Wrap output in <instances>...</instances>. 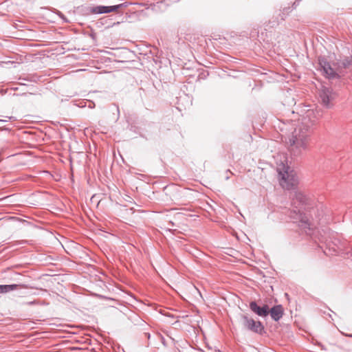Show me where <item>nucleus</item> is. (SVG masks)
Wrapping results in <instances>:
<instances>
[{"instance_id":"nucleus-1","label":"nucleus","mask_w":352,"mask_h":352,"mask_svg":"<svg viewBox=\"0 0 352 352\" xmlns=\"http://www.w3.org/2000/svg\"><path fill=\"white\" fill-rule=\"evenodd\" d=\"M300 118L289 138V149L295 156L302 155L309 148L311 129L317 121V113L312 109L302 111Z\"/></svg>"},{"instance_id":"nucleus-2","label":"nucleus","mask_w":352,"mask_h":352,"mask_svg":"<svg viewBox=\"0 0 352 352\" xmlns=\"http://www.w3.org/2000/svg\"><path fill=\"white\" fill-rule=\"evenodd\" d=\"M307 198L304 194L300 192H294L292 195V204L293 209L290 211L289 217L294 223H298V226L302 229H310V221L303 210H305L304 206L306 204Z\"/></svg>"},{"instance_id":"nucleus-3","label":"nucleus","mask_w":352,"mask_h":352,"mask_svg":"<svg viewBox=\"0 0 352 352\" xmlns=\"http://www.w3.org/2000/svg\"><path fill=\"white\" fill-rule=\"evenodd\" d=\"M276 164L280 185L287 190L295 188L298 182V178L294 171L288 166L286 159Z\"/></svg>"},{"instance_id":"nucleus-4","label":"nucleus","mask_w":352,"mask_h":352,"mask_svg":"<svg viewBox=\"0 0 352 352\" xmlns=\"http://www.w3.org/2000/svg\"><path fill=\"white\" fill-rule=\"evenodd\" d=\"M351 60L346 58L343 60L338 67H332L331 65L324 58H319L318 63L320 70L329 78H334L343 75L341 67L347 68L351 65Z\"/></svg>"},{"instance_id":"nucleus-5","label":"nucleus","mask_w":352,"mask_h":352,"mask_svg":"<svg viewBox=\"0 0 352 352\" xmlns=\"http://www.w3.org/2000/svg\"><path fill=\"white\" fill-rule=\"evenodd\" d=\"M241 319L245 329L258 334L263 333L264 327L260 321H255L253 318H249L246 315H242Z\"/></svg>"},{"instance_id":"nucleus-6","label":"nucleus","mask_w":352,"mask_h":352,"mask_svg":"<svg viewBox=\"0 0 352 352\" xmlns=\"http://www.w3.org/2000/svg\"><path fill=\"white\" fill-rule=\"evenodd\" d=\"M335 94L329 88L323 87L320 93V97L324 105L329 107L331 101L334 98Z\"/></svg>"},{"instance_id":"nucleus-7","label":"nucleus","mask_w":352,"mask_h":352,"mask_svg":"<svg viewBox=\"0 0 352 352\" xmlns=\"http://www.w3.org/2000/svg\"><path fill=\"white\" fill-rule=\"evenodd\" d=\"M121 6V4L111 6H98L91 8V12L94 14H104L117 12Z\"/></svg>"},{"instance_id":"nucleus-8","label":"nucleus","mask_w":352,"mask_h":352,"mask_svg":"<svg viewBox=\"0 0 352 352\" xmlns=\"http://www.w3.org/2000/svg\"><path fill=\"white\" fill-rule=\"evenodd\" d=\"M250 308L254 313L261 317H265L269 314V307L267 305L259 307L256 302L253 301L250 303Z\"/></svg>"},{"instance_id":"nucleus-9","label":"nucleus","mask_w":352,"mask_h":352,"mask_svg":"<svg viewBox=\"0 0 352 352\" xmlns=\"http://www.w3.org/2000/svg\"><path fill=\"white\" fill-rule=\"evenodd\" d=\"M269 314L273 320L278 321L283 316V309L281 305H276L269 309Z\"/></svg>"},{"instance_id":"nucleus-10","label":"nucleus","mask_w":352,"mask_h":352,"mask_svg":"<svg viewBox=\"0 0 352 352\" xmlns=\"http://www.w3.org/2000/svg\"><path fill=\"white\" fill-rule=\"evenodd\" d=\"M19 287L18 285H0V294L7 293L14 289H16Z\"/></svg>"},{"instance_id":"nucleus-11","label":"nucleus","mask_w":352,"mask_h":352,"mask_svg":"<svg viewBox=\"0 0 352 352\" xmlns=\"http://www.w3.org/2000/svg\"><path fill=\"white\" fill-rule=\"evenodd\" d=\"M336 252V250L335 249H333L332 251L331 250V249H329L328 250L327 249H325L324 250V253L327 255V256H331V255H333L334 253Z\"/></svg>"},{"instance_id":"nucleus-12","label":"nucleus","mask_w":352,"mask_h":352,"mask_svg":"<svg viewBox=\"0 0 352 352\" xmlns=\"http://www.w3.org/2000/svg\"><path fill=\"white\" fill-rule=\"evenodd\" d=\"M28 304L29 305H33V304H34V302H28Z\"/></svg>"}]
</instances>
